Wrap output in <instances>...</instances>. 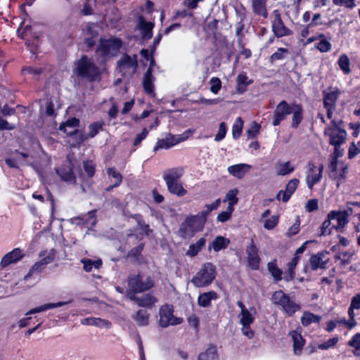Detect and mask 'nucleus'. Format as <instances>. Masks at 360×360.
Wrapping results in <instances>:
<instances>
[{
  "label": "nucleus",
  "instance_id": "obj_31",
  "mask_svg": "<svg viewBox=\"0 0 360 360\" xmlns=\"http://www.w3.org/2000/svg\"><path fill=\"white\" fill-rule=\"evenodd\" d=\"M217 298V293L214 291H210L200 295L198 302L200 307H206L210 304L212 300H216Z\"/></svg>",
  "mask_w": 360,
  "mask_h": 360
},
{
  "label": "nucleus",
  "instance_id": "obj_19",
  "mask_svg": "<svg viewBox=\"0 0 360 360\" xmlns=\"http://www.w3.org/2000/svg\"><path fill=\"white\" fill-rule=\"evenodd\" d=\"M272 28L274 34L277 37L288 36L292 33V32L284 25L278 14L276 15V19L273 22Z\"/></svg>",
  "mask_w": 360,
  "mask_h": 360
},
{
  "label": "nucleus",
  "instance_id": "obj_37",
  "mask_svg": "<svg viewBox=\"0 0 360 360\" xmlns=\"http://www.w3.org/2000/svg\"><path fill=\"white\" fill-rule=\"evenodd\" d=\"M205 242L206 240L204 238H200L195 243L189 245L186 255L190 257L195 256L205 246Z\"/></svg>",
  "mask_w": 360,
  "mask_h": 360
},
{
  "label": "nucleus",
  "instance_id": "obj_24",
  "mask_svg": "<svg viewBox=\"0 0 360 360\" xmlns=\"http://www.w3.org/2000/svg\"><path fill=\"white\" fill-rule=\"evenodd\" d=\"M184 174V170L181 168H173L167 170L163 175V179L166 184L169 183L179 181V179Z\"/></svg>",
  "mask_w": 360,
  "mask_h": 360
},
{
  "label": "nucleus",
  "instance_id": "obj_12",
  "mask_svg": "<svg viewBox=\"0 0 360 360\" xmlns=\"http://www.w3.org/2000/svg\"><path fill=\"white\" fill-rule=\"evenodd\" d=\"M25 256L20 248H14L11 251L5 254L0 261V266L4 269L11 264H15L20 261Z\"/></svg>",
  "mask_w": 360,
  "mask_h": 360
},
{
  "label": "nucleus",
  "instance_id": "obj_38",
  "mask_svg": "<svg viewBox=\"0 0 360 360\" xmlns=\"http://www.w3.org/2000/svg\"><path fill=\"white\" fill-rule=\"evenodd\" d=\"M57 174L60 176L61 179L68 184L75 183V177L72 172L71 168H63L56 170Z\"/></svg>",
  "mask_w": 360,
  "mask_h": 360
},
{
  "label": "nucleus",
  "instance_id": "obj_60",
  "mask_svg": "<svg viewBox=\"0 0 360 360\" xmlns=\"http://www.w3.org/2000/svg\"><path fill=\"white\" fill-rule=\"evenodd\" d=\"M210 91L214 94H217L221 87V80L217 77H212L210 81Z\"/></svg>",
  "mask_w": 360,
  "mask_h": 360
},
{
  "label": "nucleus",
  "instance_id": "obj_45",
  "mask_svg": "<svg viewBox=\"0 0 360 360\" xmlns=\"http://www.w3.org/2000/svg\"><path fill=\"white\" fill-rule=\"evenodd\" d=\"M243 127V121L241 117H238L236 119L235 122L232 126V136L234 139H238L242 133Z\"/></svg>",
  "mask_w": 360,
  "mask_h": 360
},
{
  "label": "nucleus",
  "instance_id": "obj_44",
  "mask_svg": "<svg viewBox=\"0 0 360 360\" xmlns=\"http://www.w3.org/2000/svg\"><path fill=\"white\" fill-rule=\"evenodd\" d=\"M266 0H253L252 7L254 11L263 17L267 16V11L266 10Z\"/></svg>",
  "mask_w": 360,
  "mask_h": 360
},
{
  "label": "nucleus",
  "instance_id": "obj_33",
  "mask_svg": "<svg viewBox=\"0 0 360 360\" xmlns=\"http://www.w3.org/2000/svg\"><path fill=\"white\" fill-rule=\"evenodd\" d=\"M169 193L177 195L178 197H182L187 193V191L183 187V185L179 181L169 183L166 184Z\"/></svg>",
  "mask_w": 360,
  "mask_h": 360
},
{
  "label": "nucleus",
  "instance_id": "obj_62",
  "mask_svg": "<svg viewBox=\"0 0 360 360\" xmlns=\"http://www.w3.org/2000/svg\"><path fill=\"white\" fill-rule=\"evenodd\" d=\"M96 5V0H86L82 12L84 15H91L93 13V8Z\"/></svg>",
  "mask_w": 360,
  "mask_h": 360
},
{
  "label": "nucleus",
  "instance_id": "obj_46",
  "mask_svg": "<svg viewBox=\"0 0 360 360\" xmlns=\"http://www.w3.org/2000/svg\"><path fill=\"white\" fill-rule=\"evenodd\" d=\"M46 266V265H45V264L41 259L35 262L30 269L29 272L24 276V280H27L34 274H39L41 272Z\"/></svg>",
  "mask_w": 360,
  "mask_h": 360
},
{
  "label": "nucleus",
  "instance_id": "obj_9",
  "mask_svg": "<svg viewBox=\"0 0 360 360\" xmlns=\"http://www.w3.org/2000/svg\"><path fill=\"white\" fill-rule=\"evenodd\" d=\"M121 45V41L117 39L101 40L98 51L105 57H110L118 53Z\"/></svg>",
  "mask_w": 360,
  "mask_h": 360
},
{
  "label": "nucleus",
  "instance_id": "obj_27",
  "mask_svg": "<svg viewBox=\"0 0 360 360\" xmlns=\"http://www.w3.org/2000/svg\"><path fill=\"white\" fill-rule=\"evenodd\" d=\"M97 26L94 24L88 25L85 30H84L85 37V43L89 46H91L95 43L94 38L97 37Z\"/></svg>",
  "mask_w": 360,
  "mask_h": 360
},
{
  "label": "nucleus",
  "instance_id": "obj_11",
  "mask_svg": "<svg viewBox=\"0 0 360 360\" xmlns=\"http://www.w3.org/2000/svg\"><path fill=\"white\" fill-rule=\"evenodd\" d=\"M191 134V131H187L182 134L171 136L165 139L159 140L157 142L156 146L155 147V150H158V149H168L171 147L186 141L189 136Z\"/></svg>",
  "mask_w": 360,
  "mask_h": 360
},
{
  "label": "nucleus",
  "instance_id": "obj_20",
  "mask_svg": "<svg viewBox=\"0 0 360 360\" xmlns=\"http://www.w3.org/2000/svg\"><path fill=\"white\" fill-rule=\"evenodd\" d=\"M250 165L241 163L229 167L228 172L234 177L242 179L250 171Z\"/></svg>",
  "mask_w": 360,
  "mask_h": 360
},
{
  "label": "nucleus",
  "instance_id": "obj_14",
  "mask_svg": "<svg viewBox=\"0 0 360 360\" xmlns=\"http://www.w3.org/2000/svg\"><path fill=\"white\" fill-rule=\"evenodd\" d=\"M237 305L240 309V313L239 314L240 323L241 325H251L255 321L256 309L254 307L248 309L240 301L237 302Z\"/></svg>",
  "mask_w": 360,
  "mask_h": 360
},
{
  "label": "nucleus",
  "instance_id": "obj_63",
  "mask_svg": "<svg viewBox=\"0 0 360 360\" xmlns=\"http://www.w3.org/2000/svg\"><path fill=\"white\" fill-rule=\"evenodd\" d=\"M347 167L344 165H340L339 168L336 171L332 172V176L340 180L345 179V172Z\"/></svg>",
  "mask_w": 360,
  "mask_h": 360
},
{
  "label": "nucleus",
  "instance_id": "obj_22",
  "mask_svg": "<svg viewBox=\"0 0 360 360\" xmlns=\"http://www.w3.org/2000/svg\"><path fill=\"white\" fill-rule=\"evenodd\" d=\"M275 170L278 175L285 176L295 170V166L290 161H278L275 165Z\"/></svg>",
  "mask_w": 360,
  "mask_h": 360
},
{
  "label": "nucleus",
  "instance_id": "obj_3",
  "mask_svg": "<svg viewBox=\"0 0 360 360\" xmlns=\"http://www.w3.org/2000/svg\"><path fill=\"white\" fill-rule=\"evenodd\" d=\"M75 72L80 77L93 81L99 75V70L91 59L82 56L77 62Z\"/></svg>",
  "mask_w": 360,
  "mask_h": 360
},
{
  "label": "nucleus",
  "instance_id": "obj_10",
  "mask_svg": "<svg viewBox=\"0 0 360 360\" xmlns=\"http://www.w3.org/2000/svg\"><path fill=\"white\" fill-rule=\"evenodd\" d=\"M137 67L136 56L124 55L117 62V70L122 75L134 73Z\"/></svg>",
  "mask_w": 360,
  "mask_h": 360
},
{
  "label": "nucleus",
  "instance_id": "obj_39",
  "mask_svg": "<svg viewBox=\"0 0 360 360\" xmlns=\"http://www.w3.org/2000/svg\"><path fill=\"white\" fill-rule=\"evenodd\" d=\"M291 113H292V126L295 128L302 119V107L297 104H292Z\"/></svg>",
  "mask_w": 360,
  "mask_h": 360
},
{
  "label": "nucleus",
  "instance_id": "obj_40",
  "mask_svg": "<svg viewBox=\"0 0 360 360\" xmlns=\"http://www.w3.org/2000/svg\"><path fill=\"white\" fill-rule=\"evenodd\" d=\"M299 262L298 257L294 256V257L291 259V261L287 265V270L285 271V275L284 276V279L285 281H291L295 277V269Z\"/></svg>",
  "mask_w": 360,
  "mask_h": 360
},
{
  "label": "nucleus",
  "instance_id": "obj_8",
  "mask_svg": "<svg viewBox=\"0 0 360 360\" xmlns=\"http://www.w3.org/2000/svg\"><path fill=\"white\" fill-rule=\"evenodd\" d=\"M159 315V323L163 328L180 324L183 321L182 319L173 315V308L168 304L164 305L160 309Z\"/></svg>",
  "mask_w": 360,
  "mask_h": 360
},
{
  "label": "nucleus",
  "instance_id": "obj_51",
  "mask_svg": "<svg viewBox=\"0 0 360 360\" xmlns=\"http://www.w3.org/2000/svg\"><path fill=\"white\" fill-rule=\"evenodd\" d=\"M82 262L84 264V269L87 272L91 271L93 267L98 269L102 264L101 260L91 261L90 259H84Z\"/></svg>",
  "mask_w": 360,
  "mask_h": 360
},
{
  "label": "nucleus",
  "instance_id": "obj_32",
  "mask_svg": "<svg viewBox=\"0 0 360 360\" xmlns=\"http://www.w3.org/2000/svg\"><path fill=\"white\" fill-rule=\"evenodd\" d=\"M238 190L237 188L231 189L226 193L223 202L228 203V208L234 209V205L238 202Z\"/></svg>",
  "mask_w": 360,
  "mask_h": 360
},
{
  "label": "nucleus",
  "instance_id": "obj_48",
  "mask_svg": "<svg viewBox=\"0 0 360 360\" xmlns=\"http://www.w3.org/2000/svg\"><path fill=\"white\" fill-rule=\"evenodd\" d=\"M267 266L269 273L276 281L282 279V271L277 266L275 262H269Z\"/></svg>",
  "mask_w": 360,
  "mask_h": 360
},
{
  "label": "nucleus",
  "instance_id": "obj_21",
  "mask_svg": "<svg viewBox=\"0 0 360 360\" xmlns=\"http://www.w3.org/2000/svg\"><path fill=\"white\" fill-rule=\"evenodd\" d=\"M248 262L249 266L253 269H257L259 264V257L255 245L251 244L247 248Z\"/></svg>",
  "mask_w": 360,
  "mask_h": 360
},
{
  "label": "nucleus",
  "instance_id": "obj_34",
  "mask_svg": "<svg viewBox=\"0 0 360 360\" xmlns=\"http://www.w3.org/2000/svg\"><path fill=\"white\" fill-rule=\"evenodd\" d=\"M252 83V80L248 79L246 73L241 72L237 77V91L243 94L246 90V86Z\"/></svg>",
  "mask_w": 360,
  "mask_h": 360
},
{
  "label": "nucleus",
  "instance_id": "obj_56",
  "mask_svg": "<svg viewBox=\"0 0 360 360\" xmlns=\"http://www.w3.org/2000/svg\"><path fill=\"white\" fill-rule=\"evenodd\" d=\"M352 257V254L350 252H341L338 255L336 256V259L340 262V264L342 265H347L351 262Z\"/></svg>",
  "mask_w": 360,
  "mask_h": 360
},
{
  "label": "nucleus",
  "instance_id": "obj_47",
  "mask_svg": "<svg viewBox=\"0 0 360 360\" xmlns=\"http://www.w3.org/2000/svg\"><path fill=\"white\" fill-rule=\"evenodd\" d=\"M134 319L139 326H146L149 322V315L146 311L139 310L136 312Z\"/></svg>",
  "mask_w": 360,
  "mask_h": 360
},
{
  "label": "nucleus",
  "instance_id": "obj_58",
  "mask_svg": "<svg viewBox=\"0 0 360 360\" xmlns=\"http://www.w3.org/2000/svg\"><path fill=\"white\" fill-rule=\"evenodd\" d=\"M221 204V200L217 199L214 202H213L212 204L206 205L205 206V210L202 212H199L200 214H204L205 217V219L207 220V214L211 212L212 210L217 209Z\"/></svg>",
  "mask_w": 360,
  "mask_h": 360
},
{
  "label": "nucleus",
  "instance_id": "obj_57",
  "mask_svg": "<svg viewBox=\"0 0 360 360\" xmlns=\"http://www.w3.org/2000/svg\"><path fill=\"white\" fill-rule=\"evenodd\" d=\"M227 126L224 122H221L219 124L218 131L214 136V141L217 142L222 141L226 134Z\"/></svg>",
  "mask_w": 360,
  "mask_h": 360
},
{
  "label": "nucleus",
  "instance_id": "obj_15",
  "mask_svg": "<svg viewBox=\"0 0 360 360\" xmlns=\"http://www.w3.org/2000/svg\"><path fill=\"white\" fill-rule=\"evenodd\" d=\"M6 163L12 168H19L21 166L31 163V157L25 153H15L13 157L6 159Z\"/></svg>",
  "mask_w": 360,
  "mask_h": 360
},
{
  "label": "nucleus",
  "instance_id": "obj_41",
  "mask_svg": "<svg viewBox=\"0 0 360 360\" xmlns=\"http://www.w3.org/2000/svg\"><path fill=\"white\" fill-rule=\"evenodd\" d=\"M79 124V120L77 118H72L70 120H68L65 123L60 126V129L61 131H63L65 133L68 134H72L76 131L75 129H74L75 127L78 126Z\"/></svg>",
  "mask_w": 360,
  "mask_h": 360
},
{
  "label": "nucleus",
  "instance_id": "obj_30",
  "mask_svg": "<svg viewBox=\"0 0 360 360\" xmlns=\"http://www.w3.org/2000/svg\"><path fill=\"white\" fill-rule=\"evenodd\" d=\"M154 77L151 74V68H148L144 75L143 86L145 91L148 94H153L154 91L153 86Z\"/></svg>",
  "mask_w": 360,
  "mask_h": 360
},
{
  "label": "nucleus",
  "instance_id": "obj_13",
  "mask_svg": "<svg viewBox=\"0 0 360 360\" xmlns=\"http://www.w3.org/2000/svg\"><path fill=\"white\" fill-rule=\"evenodd\" d=\"M292 111V105H289L286 101L280 102L274 112L273 125L278 126L281 121L284 120L287 115Z\"/></svg>",
  "mask_w": 360,
  "mask_h": 360
},
{
  "label": "nucleus",
  "instance_id": "obj_6",
  "mask_svg": "<svg viewBox=\"0 0 360 360\" xmlns=\"http://www.w3.org/2000/svg\"><path fill=\"white\" fill-rule=\"evenodd\" d=\"M129 290L134 292H141L149 290L153 285L150 277L138 274L131 276L128 282Z\"/></svg>",
  "mask_w": 360,
  "mask_h": 360
},
{
  "label": "nucleus",
  "instance_id": "obj_16",
  "mask_svg": "<svg viewBox=\"0 0 360 360\" xmlns=\"http://www.w3.org/2000/svg\"><path fill=\"white\" fill-rule=\"evenodd\" d=\"M347 214L345 211H332L329 213V218L332 223V228L339 229L343 228L347 224Z\"/></svg>",
  "mask_w": 360,
  "mask_h": 360
},
{
  "label": "nucleus",
  "instance_id": "obj_61",
  "mask_svg": "<svg viewBox=\"0 0 360 360\" xmlns=\"http://www.w3.org/2000/svg\"><path fill=\"white\" fill-rule=\"evenodd\" d=\"M300 221L298 217H297L295 222L293 225H292L286 232V236L288 237L292 236L297 234L300 230Z\"/></svg>",
  "mask_w": 360,
  "mask_h": 360
},
{
  "label": "nucleus",
  "instance_id": "obj_1",
  "mask_svg": "<svg viewBox=\"0 0 360 360\" xmlns=\"http://www.w3.org/2000/svg\"><path fill=\"white\" fill-rule=\"evenodd\" d=\"M206 222L204 214L198 213L187 217L181 224L179 229V234L184 238H190L193 237L195 233L201 231Z\"/></svg>",
  "mask_w": 360,
  "mask_h": 360
},
{
  "label": "nucleus",
  "instance_id": "obj_42",
  "mask_svg": "<svg viewBox=\"0 0 360 360\" xmlns=\"http://www.w3.org/2000/svg\"><path fill=\"white\" fill-rule=\"evenodd\" d=\"M218 357L217 348L214 346H210L204 352L200 354L198 360H217Z\"/></svg>",
  "mask_w": 360,
  "mask_h": 360
},
{
  "label": "nucleus",
  "instance_id": "obj_53",
  "mask_svg": "<svg viewBox=\"0 0 360 360\" xmlns=\"http://www.w3.org/2000/svg\"><path fill=\"white\" fill-rule=\"evenodd\" d=\"M108 174L110 178L115 179L113 184L114 187L120 186L122 181V175L118 172H117L114 168H109L108 169Z\"/></svg>",
  "mask_w": 360,
  "mask_h": 360
},
{
  "label": "nucleus",
  "instance_id": "obj_50",
  "mask_svg": "<svg viewBox=\"0 0 360 360\" xmlns=\"http://www.w3.org/2000/svg\"><path fill=\"white\" fill-rule=\"evenodd\" d=\"M56 252L53 249L44 251L40 254L41 260L47 265L52 262L55 258Z\"/></svg>",
  "mask_w": 360,
  "mask_h": 360
},
{
  "label": "nucleus",
  "instance_id": "obj_49",
  "mask_svg": "<svg viewBox=\"0 0 360 360\" xmlns=\"http://www.w3.org/2000/svg\"><path fill=\"white\" fill-rule=\"evenodd\" d=\"M319 39H321V41L317 44L316 48L323 53L329 51L331 49V44L325 39L323 34L319 35Z\"/></svg>",
  "mask_w": 360,
  "mask_h": 360
},
{
  "label": "nucleus",
  "instance_id": "obj_18",
  "mask_svg": "<svg viewBox=\"0 0 360 360\" xmlns=\"http://www.w3.org/2000/svg\"><path fill=\"white\" fill-rule=\"evenodd\" d=\"M340 92L336 87L329 88L323 92V105L324 107L335 108L336 101Z\"/></svg>",
  "mask_w": 360,
  "mask_h": 360
},
{
  "label": "nucleus",
  "instance_id": "obj_52",
  "mask_svg": "<svg viewBox=\"0 0 360 360\" xmlns=\"http://www.w3.org/2000/svg\"><path fill=\"white\" fill-rule=\"evenodd\" d=\"M103 126V122H96L90 124L89 127V136L91 138L94 137L101 130H102Z\"/></svg>",
  "mask_w": 360,
  "mask_h": 360
},
{
  "label": "nucleus",
  "instance_id": "obj_64",
  "mask_svg": "<svg viewBox=\"0 0 360 360\" xmlns=\"http://www.w3.org/2000/svg\"><path fill=\"white\" fill-rule=\"evenodd\" d=\"M359 153H360V142H358L356 144L354 143H352L349 148L348 157L349 158H353Z\"/></svg>",
  "mask_w": 360,
  "mask_h": 360
},
{
  "label": "nucleus",
  "instance_id": "obj_26",
  "mask_svg": "<svg viewBox=\"0 0 360 360\" xmlns=\"http://www.w3.org/2000/svg\"><path fill=\"white\" fill-rule=\"evenodd\" d=\"M81 323L84 326H95L99 328H109L111 326L110 322L107 320L96 317H89L81 320Z\"/></svg>",
  "mask_w": 360,
  "mask_h": 360
},
{
  "label": "nucleus",
  "instance_id": "obj_4",
  "mask_svg": "<svg viewBox=\"0 0 360 360\" xmlns=\"http://www.w3.org/2000/svg\"><path fill=\"white\" fill-rule=\"evenodd\" d=\"M271 300L274 304L281 306L283 311L288 316H292L300 309V306L282 290L276 291L272 295Z\"/></svg>",
  "mask_w": 360,
  "mask_h": 360
},
{
  "label": "nucleus",
  "instance_id": "obj_29",
  "mask_svg": "<svg viewBox=\"0 0 360 360\" xmlns=\"http://www.w3.org/2000/svg\"><path fill=\"white\" fill-rule=\"evenodd\" d=\"M230 241L228 238L219 236H217L212 243L209 245V249L213 248L215 252L225 249L229 245Z\"/></svg>",
  "mask_w": 360,
  "mask_h": 360
},
{
  "label": "nucleus",
  "instance_id": "obj_59",
  "mask_svg": "<svg viewBox=\"0 0 360 360\" xmlns=\"http://www.w3.org/2000/svg\"><path fill=\"white\" fill-rule=\"evenodd\" d=\"M278 222V217L276 215L271 216L266 219L264 222V227L267 230H271L277 225Z\"/></svg>",
  "mask_w": 360,
  "mask_h": 360
},
{
  "label": "nucleus",
  "instance_id": "obj_28",
  "mask_svg": "<svg viewBox=\"0 0 360 360\" xmlns=\"http://www.w3.org/2000/svg\"><path fill=\"white\" fill-rule=\"evenodd\" d=\"M70 302V301H68V302H56V303L45 304H43L41 306H39V307H37L32 309L31 310H30L29 311H27L26 313V316H28V315H30V314H33L39 313V312H42V311H46V310H49V309H53V308H56V307H62V306H63L65 304H68Z\"/></svg>",
  "mask_w": 360,
  "mask_h": 360
},
{
  "label": "nucleus",
  "instance_id": "obj_25",
  "mask_svg": "<svg viewBox=\"0 0 360 360\" xmlns=\"http://www.w3.org/2000/svg\"><path fill=\"white\" fill-rule=\"evenodd\" d=\"M130 299L136 301L139 306L143 307H150L157 302V299L150 294H146L141 297L131 295L130 296Z\"/></svg>",
  "mask_w": 360,
  "mask_h": 360
},
{
  "label": "nucleus",
  "instance_id": "obj_35",
  "mask_svg": "<svg viewBox=\"0 0 360 360\" xmlns=\"http://www.w3.org/2000/svg\"><path fill=\"white\" fill-rule=\"evenodd\" d=\"M139 29L141 32L142 37L144 39H148L152 37V30L153 28V24L145 21L143 18L139 20Z\"/></svg>",
  "mask_w": 360,
  "mask_h": 360
},
{
  "label": "nucleus",
  "instance_id": "obj_23",
  "mask_svg": "<svg viewBox=\"0 0 360 360\" xmlns=\"http://www.w3.org/2000/svg\"><path fill=\"white\" fill-rule=\"evenodd\" d=\"M290 335L293 340V352L295 355H300L305 340L298 330H294L290 333Z\"/></svg>",
  "mask_w": 360,
  "mask_h": 360
},
{
  "label": "nucleus",
  "instance_id": "obj_36",
  "mask_svg": "<svg viewBox=\"0 0 360 360\" xmlns=\"http://www.w3.org/2000/svg\"><path fill=\"white\" fill-rule=\"evenodd\" d=\"M321 320V316L315 315L309 311H304L301 317L302 326H307L313 323H319Z\"/></svg>",
  "mask_w": 360,
  "mask_h": 360
},
{
  "label": "nucleus",
  "instance_id": "obj_17",
  "mask_svg": "<svg viewBox=\"0 0 360 360\" xmlns=\"http://www.w3.org/2000/svg\"><path fill=\"white\" fill-rule=\"evenodd\" d=\"M329 260L326 252H319L312 255L309 259V264L313 270L325 269Z\"/></svg>",
  "mask_w": 360,
  "mask_h": 360
},
{
  "label": "nucleus",
  "instance_id": "obj_43",
  "mask_svg": "<svg viewBox=\"0 0 360 360\" xmlns=\"http://www.w3.org/2000/svg\"><path fill=\"white\" fill-rule=\"evenodd\" d=\"M338 64L344 74L348 75L351 72L350 60L346 54H341L340 56Z\"/></svg>",
  "mask_w": 360,
  "mask_h": 360
},
{
  "label": "nucleus",
  "instance_id": "obj_54",
  "mask_svg": "<svg viewBox=\"0 0 360 360\" xmlns=\"http://www.w3.org/2000/svg\"><path fill=\"white\" fill-rule=\"evenodd\" d=\"M233 211L234 209H230L227 207L226 210L222 211L217 215V221L224 223L229 221L231 218Z\"/></svg>",
  "mask_w": 360,
  "mask_h": 360
},
{
  "label": "nucleus",
  "instance_id": "obj_55",
  "mask_svg": "<svg viewBox=\"0 0 360 360\" xmlns=\"http://www.w3.org/2000/svg\"><path fill=\"white\" fill-rule=\"evenodd\" d=\"M261 125L256 122H252L250 129L247 131L249 139L255 138L259 133Z\"/></svg>",
  "mask_w": 360,
  "mask_h": 360
},
{
  "label": "nucleus",
  "instance_id": "obj_5",
  "mask_svg": "<svg viewBox=\"0 0 360 360\" xmlns=\"http://www.w3.org/2000/svg\"><path fill=\"white\" fill-rule=\"evenodd\" d=\"M340 122L332 120L331 125L324 131L326 136L330 137V144L338 146L342 144L346 139L347 132L340 126Z\"/></svg>",
  "mask_w": 360,
  "mask_h": 360
},
{
  "label": "nucleus",
  "instance_id": "obj_7",
  "mask_svg": "<svg viewBox=\"0 0 360 360\" xmlns=\"http://www.w3.org/2000/svg\"><path fill=\"white\" fill-rule=\"evenodd\" d=\"M323 165H315L313 163H308L307 171L306 172V184L309 189H312L313 186L319 184L322 177L323 172Z\"/></svg>",
  "mask_w": 360,
  "mask_h": 360
},
{
  "label": "nucleus",
  "instance_id": "obj_2",
  "mask_svg": "<svg viewBox=\"0 0 360 360\" xmlns=\"http://www.w3.org/2000/svg\"><path fill=\"white\" fill-rule=\"evenodd\" d=\"M215 278V267L210 262L204 264L196 275L192 278L191 283L198 288L209 285Z\"/></svg>",
  "mask_w": 360,
  "mask_h": 360
}]
</instances>
